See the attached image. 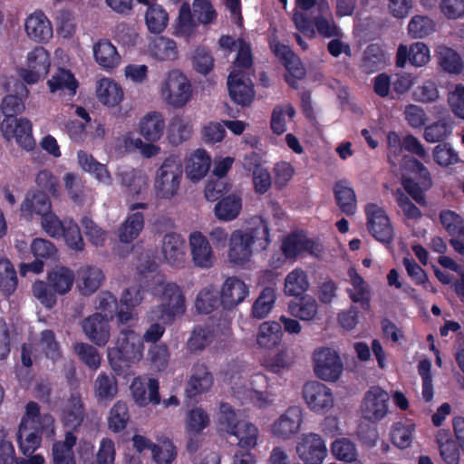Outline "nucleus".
Returning a JSON list of instances; mask_svg holds the SVG:
<instances>
[{
    "label": "nucleus",
    "instance_id": "f257e3e1",
    "mask_svg": "<svg viewBox=\"0 0 464 464\" xmlns=\"http://www.w3.org/2000/svg\"><path fill=\"white\" fill-rule=\"evenodd\" d=\"M161 300L160 304L151 308L150 317L157 323L152 324L143 335L148 343H157L165 333L162 324H172L176 317L186 311L185 295L182 289L176 283L167 282L160 285Z\"/></svg>",
    "mask_w": 464,
    "mask_h": 464
},
{
    "label": "nucleus",
    "instance_id": "f03ea898",
    "mask_svg": "<svg viewBox=\"0 0 464 464\" xmlns=\"http://www.w3.org/2000/svg\"><path fill=\"white\" fill-rule=\"evenodd\" d=\"M268 223L262 218L253 219L246 229H236L229 239L228 258L234 265L247 263L253 251H264L271 244Z\"/></svg>",
    "mask_w": 464,
    "mask_h": 464
},
{
    "label": "nucleus",
    "instance_id": "7ed1b4c3",
    "mask_svg": "<svg viewBox=\"0 0 464 464\" xmlns=\"http://www.w3.org/2000/svg\"><path fill=\"white\" fill-rule=\"evenodd\" d=\"M143 349V341L134 330L130 326L121 329L115 346L108 350L111 368L117 374H121L124 368L141 359Z\"/></svg>",
    "mask_w": 464,
    "mask_h": 464
},
{
    "label": "nucleus",
    "instance_id": "20e7f679",
    "mask_svg": "<svg viewBox=\"0 0 464 464\" xmlns=\"http://www.w3.org/2000/svg\"><path fill=\"white\" fill-rule=\"evenodd\" d=\"M218 429L237 440L241 449H253L257 442V428L246 420H238L237 413L227 402H221L218 417Z\"/></svg>",
    "mask_w": 464,
    "mask_h": 464
},
{
    "label": "nucleus",
    "instance_id": "39448f33",
    "mask_svg": "<svg viewBox=\"0 0 464 464\" xmlns=\"http://www.w3.org/2000/svg\"><path fill=\"white\" fill-rule=\"evenodd\" d=\"M183 177L180 160L173 156L168 157L157 171L155 191L160 198H171L177 195Z\"/></svg>",
    "mask_w": 464,
    "mask_h": 464
},
{
    "label": "nucleus",
    "instance_id": "423d86ee",
    "mask_svg": "<svg viewBox=\"0 0 464 464\" xmlns=\"http://www.w3.org/2000/svg\"><path fill=\"white\" fill-rule=\"evenodd\" d=\"M366 227L370 235L383 245H390L394 239V229L385 209L375 203L364 207Z\"/></svg>",
    "mask_w": 464,
    "mask_h": 464
},
{
    "label": "nucleus",
    "instance_id": "0eeeda50",
    "mask_svg": "<svg viewBox=\"0 0 464 464\" xmlns=\"http://www.w3.org/2000/svg\"><path fill=\"white\" fill-rule=\"evenodd\" d=\"M161 94L169 105L180 108L190 100L192 86L185 74L179 70H172L168 72L161 85Z\"/></svg>",
    "mask_w": 464,
    "mask_h": 464
},
{
    "label": "nucleus",
    "instance_id": "6e6552de",
    "mask_svg": "<svg viewBox=\"0 0 464 464\" xmlns=\"http://www.w3.org/2000/svg\"><path fill=\"white\" fill-rule=\"evenodd\" d=\"M2 136L7 141L14 139L26 151H32L35 148L32 122L25 118L3 119Z\"/></svg>",
    "mask_w": 464,
    "mask_h": 464
},
{
    "label": "nucleus",
    "instance_id": "1a4fd4ad",
    "mask_svg": "<svg viewBox=\"0 0 464 464\" xmlns=\"http://www.w3.org/2000/svg\"><path fill=\"white\" fill-rule=\"evenodd\" d=\"M390 396L380 386H372L364 393L361 405L362 417L371 421L377 422L382 420L389 411Z\"/></svg>",
    "mask_w": 464,
    "mask_h": 464
},
{
    "label": "nucleus",
    "instance_id": "9d476101",
    "mask_svg": "<svg viewBox=\"0 0 464 464\" xmlns=\"http://www.w3.org/2000/svg\"><path fill=\"white\" fill-rule=\"evenodd\" d=\"M275 55L282 62L287 73L285 76L286 83L293 89H298V81L305 77L306 71L300 58L288 45L279 42L271 44Z\"/></svg>",
    "mask_w": 464,
    "mask_h": 464
},
{
    "label": "nucleus",
    "instance_id": "9b49d317",
    "mask_svg": "<svg viewBox=\"0 0 464 464\" xmlns=\"http://www.w3.org/2000/svg\"><path fill=\"white\" fill-rule=\"evenodd\" d=\"M314 373L324 381L335 382L343 372V362L338 353L328 347L314 353Z\"/></svg>",
    "mask_w": 464,
    "mask_h": 464
},
{
    "label": "nucleus",
    "instance_id": "f8f14e48",
    "mask_svg": "<svg viewBox=\"0 0 464 464\" xmlns=\"http://www.w3.org/2000/svg\"><path fill=\"white\" fill-rule=\"evenodd\" d=\"M214 383V377L208 365L198 361L191 368V374L186 382L185 394L190 401H198V398L208 392Z\"/></svg>",
    "mask_w": 464,
    "mask_h": 464
},
{
    "label": "nucleus",
    "instance_id": "ddd939ff",
    "mask_svg": "<svg viewBox=\"0 0 464 464\" xmlns=\"http://www.w3.org/2000/svg\"><path fill=\"white\" fill-rule=\"evenodd\" d=\"M303 411L298 406H290L271 426V433L281 440H289L296 435L303 423Z\"/></svg>",
    "mask_w": 464,
    "mask_h": 464
},
{
    "label": "nucleus",
    "instance_id": "4468645a",
    "mask_svg": "<svg viewBox=\"0 0 464 464\" xmlns=\"http://www.w3.org/2000/svg\"><path fill=\"white\" fill-rule=\"evenodd\" d=\"M303 397L307 406L315 412H324L334 406V396L330 388L319 382H306Z\"/></svg>",
    "mask_w": 464,
    "mask_h": 464
},
{
    "label": "nucleus",
    "instance_id": "2eb2a0df",
    "mask_svg": "<svg viewBox=\"0 0 464 464\" xmlns=\"http://www.w3.org/2000/svg\"><path fill=\"white\" fill-rule=\"evenodd\" d=\"M296 452L305 464H322L327 455V448L320 435L309 433L303 435Z\"/></svg>",
    "mask_w": 464,
    "mask_h": 464
},
{
    "label": "nucleus",
    "instance_id": "dca6fc26",
    "mask_svg": "<svg viewBox=\"0 0 464 464\" xmlns=\"http://www.w3.org/2000/svg\"><path fill=\"white\" fill-rule=\"evenodd\" d=\"M47 428L44 425L34 424L33 420L22 418L16 434L20 451L25 456L33 454L40 447L43 432Z\"/></svg>",
    "mask_w": 464,
    "mask_h": 464
},
{
    "label": "nucleus",
    "instance_id": "f3484780",
    "mask_svg": "<svg viewBox=\"0 0 464 464\" xmlns=\"http://www.w3.org/2000/svg\"><path fill=\"white\" fill-rule=\"evenodd\" d=\"M148 203L139 202L132 203L129 206V214L124 222L118 229L119 240L121 243L129 244L135 240L144 228V216L141 212L136 211L137 209L148 208Z\"/></svg>",
    "mask_w": 464,
    "mask_h": 464
},
{
    "label": "nucleus",
    "instance_id": "a211bd4d",
    "mask_svg": "<svg viewBox=\"0 0 464 464\" xmlns=\"http://www.w3.org/2000/svg\"><path fill=\"white\" fill-rule=\"evenodd\" d=\"M159 381L154 378H134L130 385L131 394L135 402L141 407L150 403L158 405L160 402Z\"/></svg>",
    "mask_w": 464,
    "mask_h": 464
},
{
    "label": "nucleus",
    "instance_id": "6ab92c4d",
    "mask_svg": "<svg viewBox=\"0 0 464 464\" xmlns=\"http://www.w3.org/2000/svg\"><path fill=\"white\" fill-rule=\"evenodd\" d=\"M243 72H231L227 78L229 96L237 104L242 106L250 105L254 100V86L249 79L245 80Z\"/></svg>",
    "mask_w": 464,
    "mask_h": 464
},
{
    "label": "nucleus",
    "instance_id": "aec40b11",
    "mask_svg": "<svg viewBox=\"0 0 464 464\" xmlns=\"http://www.w3.org/2000/svg\"><path fill=\"white\" fill-rule=\"evenodd\" d=\"M162 252L168 264L181 268L186 263V242L178 233H167L163 237Z\"/></svg>",
    "mask_w": 464,
    "mask_h": 464
},
{
    "label": "nucleus",
    "instance_id": "412c9836",
    "mask_svg": "<svg viewBox=\"0 0 464 464\" xmlns=\"http://www.w3.org/2000/svg\"><path fill=\"white\" fill-rule=\"evenodd\" d=\"M220 293L223 308L232 310L246 299L249 294V289L242 280L231 276L226 279Z\"/></svg>",
    "mask_w": 464,
    "mask_h": 464
},
{
    "label": "nucleus",
    "instance_id": "4be33fe9",
    "mask_svg": "<svg viewBox=\"0 0 464 464\" xmlns=\"http://www.w3.org/2000/svg\"><path fill=\"white\" fill-rule=\"evenodd\" d=\"M192 260L200 268H209L214 265L215 256L208 238L201 232L195 231L189 236Z\"/></svg>",
    "mask_w": 464,
    "mask_h": 464
},
{
    "label": "nucleus",
    "instance_id": "5701e85b",
    "mask_svg": "<svg viewBox=\"0 0 464 464\" xmlns=\"http://www.w3.org/2000/svg\"><path fill=\"white\" fill-rule=\"evenodd\" d=\"M82 330L88 339L98 346L105 345L110 339L109 319L95 313L82 322Z\"/></svg>",
    "mask_w": 464,
    "mask_h": 464
},
{
    "label": "nucleus",
    "instance_id": "b1692460",
    "mask_svg": "<svg viewBox=\"0 0 464 464\" xmlns=\"http://www.w3.org/2000/svg\"><path fill=\"white\" fill-rule=\"evenodd\" d=\"M28 37L36 43H46L53 36V26L50 20L42 11L30 14L24 24Z\"/></svg>",
    "mask_w": 464,
    "mask_h": 464
},
{
    "label": "nucleus",
    "instance_id": "393cba45",
    "mask_svg": "<svg viewBox=\"0 0 464 464\" xmlns=\"http://www.w3.org/2000/svg\"><path fill=\"white\" fill-rule=\"evenodd\" d=\"M333 192L341 212L346 216H353L357 211V198L350 182L346 179L337 180L334 185Z\"/></svg>",
    "mask_w": 464,
    "mask_h": 464
},
{
    "label": "nucleus",
    "instance_id": "a878e982",
    "mask_svg": "<svg viewBox=\"0 0 464 464\" xmlns=\"http://www.w3.org/2000/svg\"><path fill=\"white\" fill-rule=\"evenodd\" d=\"M314 247V242L305 235L292 232L283 239L281 251L285 259H293L304 252L312 253Z\"/></svg>",
    "mask_w": 464,
    "mask_h": 464
},
{
    "label": "nucleus",
    "instance_id": "bb28decb",
    "mask_svg": "<svg viewBox=\"0 0 464 464\" xmlns=\"http://www.w3.org/2000/svg\"><path fill=\"white\" fill-rule=\"evenodd\" d=\"M23 216L32 218L34 215L43 216L52 210L49 195L44 191L28 192L21 204Z\"/></svg>",
    "mask_w": 464,
    "mask_h": 464
},
{
    "label": "nucleus",
    "instance_id": "cd10ccee",
    "mask_svg": "<svg viewBox=\"0 0 464 464\" xmlns=\"http://www.w3.org/2000/svg\"><path fill=\"white\" fill-rule=\"evenodd\" d=\"M92 51L96 63L107 71L116 68L121 63V55L108 39H101L95 43Z\"/></svg>",
    "mask_w": 464,
    "mask_h": 464
},
{
    "label": "nucleus",
    "instance_id": "c85d7f7f",
    "mask_svg": "<svg viewBox=\"0 0 464 464\" xmlns=\"http://www.w3.org/2000/svg\"><path fill=\"white\" fill-rule=\"evenodd\" d=\"M77 437L72 430L66 431L63 440H56L52 445L53 464H76L73 447Z\"/></svg>",
    "mask_w": 464,
    "mask_h": 464
},
{
    "label": "nucleus",
    "instance_id": "c756f323",
    "mask_svg": "<svg viewBox=\"0 0 464 464\" xmlns=\"http://www.w3.org/2000/svg\"><path fill=\"white\" fill-rule=\"evenodd\" d=\"M104 279L101 269L93 266L82 267L78 271L77 287L82 295H91L101 286Z\"/></svg>",
    "mask_w": 464,
    "mask_h": 464
},
{
    "label": "nucleus",
    "instance_id": "7c9ffc66",
    "mask_svg": "<svg viewBox=\"0 0 464 464\" xmlns=\"http://www.w3.org/2000/svg\"><path fill=\"white\" fill-rule=\"evenodd\" d=\"M211 160L207 151L203 149H198L191 154L186 164V173L188 178L197 182L208 173Z\"/></svg>",
    "mask_w": 464,
    "mask_h": 464
},
{
    "label": "nucleus",
    "instance_id": "2f4dec72",
    "mask_svg": "<svg viewBox=\"0 0 464 464\" xmlns=\"http://www.w3.org/2000/svg\"><path fill=\"white\" fill-rule=\"evenodd\" d=\"M282 337L281 324L276 321H266L260 324L256 341L260 347L273 349L280 344Z\"/></svg>",
    "mask_w": 464,
    "mask_h": 464
},
{
    "label": "nucleus",
    "instance_id": "473e14b6",
    "mask_svg": "<svg viewBox=\"0 0 464 464\" xmlns=\"http://www.w3.org/2000/svg\"><path fill=\"white\" fill-rule=\"evenodd\" d=\"M164 129L162 115L156 111L146 114L140 122V133L149 142L158 141Z\"/></svg>",
    "mask_w": 464,
    "mask_h": 464
},
{
    "label": "nucleus",
    "instance_id": "72a5a7b5",
    "mask_svg": "<svg viewBox=\"0 0 464 464\" xmlns=\"http://www.w3.org/2000/svg\"><path fill=\"white\" fill-rule=\"evenodd\" d=\"M96 93L99 101L108 107L119 105L123 99L121 87L116 82L108 78L99 81Z\"/></svg>",
    "mask_w": 464,
    "mask_h": 464
},
{
    "label": "nucleus",
    "instance_id": "f704fd0d",
    "mask_svg": "<svg viewBox=\"0 0 464 464\" xmlns=\"http://www.w3.org/2000/svg\"><path fill=\"white\" fill-rule=\"evenodd\" d=\"M388 63L386 52L377 44H369L362 57V67L367 73H372L383 69Z\"/></svg>",
    "mask_w": 464,
    "mask_h": 464
},
{
    "label": "nucleus",
    "instance_id": "c9c22d12",
    "mask_svg": "<svg viewBox=\"0 0 464 464\" xmlns=\"http://www.w3.org/2000/svg\"><path fill=\"white\" fill-rule=\"evenodd\" d=\"M241 209V198L236 194H230L218 201L214 212L219 220L232 221L239 216Z\"/></svg>",
    "mask_w": 464,
    "mask_h": 464
},
{
    "label": "nucleus",
    "instance_id": "e433bc0d",
    "mask_svg": "<svg viewBox=\"0 0 464 464\" xmlns=\"http://www.w3.org/2000/svg\"><path fill=\"white\" fill-rule=\"evenodd\" d=\"M47 279L52 284L53 290L63 295L72 287L75 275L72 270L66 266H56L47 274Z\"/></svg>",
    "mask_w": 464,
    "mask_h": 464
},
{
    "label": "nucleus",
    "instance_id": "4c0bfd02",
    "mask_svg": "<svg viewBox=\"0 0 464 464\" xmlns=\"http://www.w3.org/2000/svg\"><path fill=\"white\" fill-rule=\"evenodd\" d=\"M65 426L76 430L84 419L83 403L79 393H72L69 399V405L63 412Z\"/></svg>",
    "mask_w": 464,
    "mask_h": 464
},
{
    "label": "nucleus",
    "instance_id": "58836bf2",
    "mask_svg": "<svg viewBox=\"0 0 464 464\" xmlns=\"http://www.w3.org/2000/svg\"><path fill=\"white\" fill-rule=\"evenodd\" d=\"M152 57L159 61H174L178 58V48L174 40L160 36L150 46Z\"/></svg>",
    "mask_w": 464,
    "mask_h": 464
},
{
    "label": "nucleus",
    "instance_id": "ea45409f",
    "mask_svg": "<svg viewBox=\"0 0 464 464\" xmlns=\"http://www.w3.org/2000/svg\"><path fill=\"white\" fill-rule=\"evenodd\" d=\"M145 23L151 34H160L169 24V14L160 5H150L145 14Z\"/></svg>",
    "mask_w": 464,
    "mask_h": 464
},
{
    "label": "nucleus",
    "instance_id": "a19ab883",
    "mask_svg": "<svg viewBox=\"0 0 464 464\" xmlns=\"http://www.w3.org/2000/svg\"><path fill=\"white\" fill-rule=\"evenodd\" d=\"M309 288V282L306 273L296 268L290 272L285 280V293L289 296H301Z\"/></svg>",
    "mask_w": 464,
    "mask_h": 464
},
{
    "label": "nucleus",
    "instance_id": "79ce46f5",
    "mask_svg": "<svg viewBox=\"0 0 464 464\" xmlns=\"http://www.w3.org/2000/svg\"><path fill=\"white\" fill-rule=\"evenodd\" d=\"M130 420L129 408L126 402L118 401L109 411L108 429L114 432H121Z\"/></svg>",
    "mask_w": 464,
    "mask_h": 464
},
{
    "label": "nucleus",
    "instance_id": "37998d69",
    "mask_svg": "<svg viewBox=\"0 0 464 464\" xmlns=\"http://www.w3.org/2000/svg\"><path fill=\"white\" fill-rule=\"evenodd\" d=\"M195 305L198 313L210 314L221 305V293L213 287H205L198 293Z\"/></svg>",
    "mask_w": 464,
    "mask_h": 464
},
{
    "label": "nucleus",
    "instance_id": "c03bdc74",
    "mask_svg": "<svg viewBox=\"0 0 464 464\" xmlns=\"http://www.w3.org/2000/svg\"><path fill=\"white\" fill-rule=\"evenodd\" d=\"M276 300V291L272 287H265L252 305V315L257 319L266 317L272 311Z\"/></svg>",
    "mask_w": 464,
    "mask_h": 464
},
{
    "label": "nucleus",
    "instance_id": "a18cd8bd",
    "mask_svg": "<svg viewBox=\"0 0 464 464\" xmlns=\"http://www.w3.org/2000/svg\"><path fill=\"white\" fill-rule=\"evenodd\" d=\"M18 284L16 271L7 258L0 259V291L4 295H11Z\"/></svg>",
    "mask_w": 464,
    "mask_h": 464
},
{
    "label": "nucleus",
    "instance_id": "49530a36",
    "mask_svg": "<svg viewBox=\"0 0 464 464\" xmlns=\"http://www.w3.org/2000/svg\"><path fill=\"white\" fill-rule=\"evenodd\" d=\"M317 303L314 298L304 295L302 296L297 302H291L289 304V312L295 317L303 321H310L317 314Z\"/></svg>",
    "mask_w": 464,
    "mask_h": 464
},
{
    "label": "nucleus",
    "instance_id": "de8ad7c7",
    "mask_svg": "<svg viewBox=\"0 0 464 464\" xmlns=\"http://www.w3.org/2000/svg\"><path fill=\"white\" fill-rule=\"evenodd\" d=\"M415 425L398 421L393 423L390 433L391 440L394 446L401 450L409 448L411 445Z\"/></svg>",
    "mask_w": 464,
    "mask_h": 464
},
{
    "label": "nucleus",
    "instance_id": "09e8293b",
    "mask_svg": "<svg viewBox=\"0 0 464 464\" xmlns=\"http://www.w3.org/2000/svg\"><path fill=\"white\" fill-rule=\"evenodd\" d=\"M197 26V23L194 20L189 5L186 4L182 5L179 12V17L175 28L176 35L185 37L188 40L195 34Z\"/></svg>",
    "mask_w": 464,
    "mask_h": 464
},
{
    "label": "nucleus",
    "instance_id": "8fccbe9b",
    "mask_svg": "<svg viewBox=\"0 0 464 464\" xmlns=\"http://www.w3.org/2000/svg\"><path fill=\"white\" fill-rule=\"evenodd\" d=\"M51 92L68 90L70 94L74 95L78 88V82L71 71L60 69L58 72L48 81Z\"/></svg>",
    "mask_w": 464,
    "mask_h": 464
},
{
    "label": "nucleus",
    "instance_id": "3c124183",
    "mask_svg": "<svg viewBox=\"0 0 464 464\" xmlns=\"http://www.w3.org/2000/svg\"><path fill=\"white\" fill-rule=\"evenodd\" d=\"M452 131V122L450 119L442 118L430 125H428L423 133L426 141L430 143L444 140Z\"/></svg>",
    "mask_w": 464,
    "mask_h": 464
},
{
    "label": "nucleus",
    "instance_id": "603ef678",
    "mask_svg": "<svg viewBox=\"0 0 464 464\" xmlns=\"http://www.w3.org/2000/svg\"><path fill=\"white\" fill-rule=\"evenodd\" d=\"M440 220L450 236L464 239V219L460 215L453 210H442Z\"/></svg>",
    "mask_w": 464,
    "mask_h": 464
},
{
    "label": "nucleus",
    "instance_id": "864d4df0",
    "mask_svg": "<svg viewBox=\"0 0 464 464\" xmlns=\"http://www.w3.org/2000/svg\"><path fill=\"white\" fill-rule=\"evenodd\" d=\"M32 291L34 297L45 307L53 308L56 304L59 294L53 290L48 279L46 281H35L33 284Z\"/></svg>",
    "mask_w": 464,
    "mask_h": 464
},
{
    "label": "nucleus",
    "instance_id": "5fc2aeb1",
    "mask_svg": "<svg viewBox=\"0 0 464 464\" xmlns=\"http://www.w3.org/2000/svg\"><path fill=\"white\" fill-rule=\"evenodd\" d=\"M94 390L98 401L112 400L118 392L115 378L100 373L95 381Z\"/></svg>",
    "mask_w": 464,
    "mask_h": 464
},
{
    "label": "nucleus",
    "instance_id": "6e6d98bb",
    "mask_svg": "<svg viewBox=\"0 0 464 464\" xmlns=\"http://www.w3.org/2000/svg\"><path fill=\"white\" fill-rule=\"evenodd\" d=\"M435 30L434 22L427 15H415L408 24V33L413 38H425Z\"/></svg>",
    "mask_w": 464,
    "mask_h": 464
},
{
    "label": "nucleus",
    "instance_id": "4d7b16f0",
    "mask_svg": "<svg viewBox=\"0 0 464 464\" xmlns=\"http://www.w3.org/2000/svg\"><path fill=\"white\" fill-rule=\"evenodd\" d=\"M439 63L440 67L450 73H459L462 70V61L457 52L451 48H440L439 53Z\"/></svg>",
    "mask_w": 464,
    "mask_h": 464
},
{
    "label": "nucleus",
    "instance_id": "13d9d810",
    "mask_svg": "<svg viewBox=\"0 0 464 464\" xmlns=\"http://www.w3.org/2000/svg\"><path fill=\"white\" fill-rule=\"evenodd\" d=\"M191 134V127L184 123L182 119L173 118L168 128V139L169 143L178 146L187 140Z\"/></svg>",
    "mask_w": 464,
    "mask_h": 464
},
{
    "label": "nucleus",
    "instance_id": "bf43d9fd",
    "mask_svg": "<svg viewBox=\"0 0 464 464\" xmlns=\"http://www.w3.org/2000/svg\"><path fill=\"white\" fill-rule=\"evenodd\" d=\"M331 450L333 455L339 460L352 462L356 459V447L348 439H339L333 442Z\"/></svg>",
    "mask_w": 464,
    "mask_h": 464
},
{
    "label": "nucleus",
    "instance_id": "052dcab7",
    "mask_svg": "<svg viewBox=\"0 0 464 464\" xmlns=\"http://www.w3.org/2000/svg\"><path fill=\"white\" fill-rule=\"evenodd\" d=\"M403 166L406 170L415 175V179H421V185L425 188H429L431 186L430 174L428 169L420 160L413 157L404 156Z\"/></svg>",
    "mask_w": 464,
    "mask_h": 464
},
{
    "label": "nucleus",
    "instance_id": "680f3d73",
    "mask_svg": "<svg viewBox=\"0 0 464 464\" xmlns=\"http://www.w3.org/2000/svg\"><path fill=\"white\" fill-rule=\"evenodd\" d=\"M193 15L199 24H209L216 21L218 14L209 0H194Z\"/></svg>",
    "mask_w": 464,
    "mask_h": 464
},
{
    "label": "nucleus",
    "instance_id": "e2e57ef3",
    "mask_svg": "<svg viewBox=\"0 0 464 464\" xmlns=\"http://www.w3.org/2000/svg\"><path fill=\"white\" fill-rule=\"evenodd\" d=\"M434 161L442 167L457 164L460 160L459 154L453 150L450 143H440L433 150Z\"/></svg>",
    "mask_w": 464,
    "mask_h": 464
},
{
    "label": "nucleus",
    "instance_id": "0e129e2a",
    "mask_svg": "<svg viewBox=\"0 0 464 464\" xmlns=\"http://www.w3.org/2000/svg\"><path fill=\"white\" fill-rule=\"evenodd\" d=\"M211 338L212 335L207 328L198 326L194 328L187 343L188 350L190 353L201 352L211 343Z\"/></svg>",
    "mask_w": 464,
    "mask_h": 464
},
{
    "label": "nucleus",
    "instance_id": "69168bd1",
    "mask_svg": "<svg viewBox=\"0 0 464 464\" xmlns=\"http://www.w3.org/2000/svg\"><path fill=\"white\" fill-rule=\"evenodd\" d=\"M0 108L5 116L4 119L17 118V115L24 111L25 104L22 97L7 94L3 98Z\"/></svg>",
    "mask_w": 464,
    "mask_h": 464
},
{
    "label": "nucleus",
    "instance_id": "338daca9",
    "mask_svg": "<svg viewBox=\"0 0 464 464\" xmlns=\"http://www.w3.org/2000/svg\"><path fill=\"white\" fill-rule=\"evenodd\" d=\"M209 423L208 413L201 408H195L188 411L187 418V430L189 433L201 432Z\"/></svg>",
    "mask_w": 464,
    "mask_h": 464
},
{
    "label": "nucleus",
    "instance_id": "774afa93",
    "mask_svg": "<svg viewBox=\"0 0 464 464\" xmlns=\"http://www.w3.org/2000/svg\"><path fill=\"white\" fill-rule=\"evenodd\" d=\"M448 103L452 112L459 118L464 119V85L456 84L448 93Z\"/></svg>",
    "mask_w": 464,
    "mask_h": 464
}]
</instances>
